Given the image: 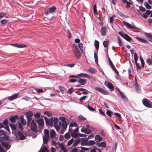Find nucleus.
<instances>
[{"label":"nucleus","instance_id":"14","mask_svg":"<svg viewBox=\"0 0 152 152\" xmlns=\"http://www.w3.org/2000/svg\"><path fill=\"white\" fill-rule=\"evenodd\" d=\"M18 118V116L17 115H15L14 116L11 117L10 119V121L12 123H15L16 122V120Z\"/></svg>","mask_w":152,"mask_h":152},{"label":"nucleus","instance_id":"47","mask_svg":"<svg viewBox=\"0 0 152 152\" xmlns=\"http://www.w3.org/2000/svg\"><path fill=\"white\" fill-rule=\"evenodd\" d=\"M58 120L57 118L55 117L53 119V122L54 123V125H58Z\"/></svg>","mask_w":152,"mask_h":152},{"label":"nucleus","instance_id":"53","mask_svg":"<svg viewBox=\"0 0 152 152\" xmlns=\"http://www.w3.org/2000/svg\"><path fill=\"white\" fill-rule=\"evenodd\" d=\"M134 58L135 61H137L138 60V57L137 54L136 53H134Z\"/></svg>","mask_w":152,"mask_h":152},{"label":"nucleus","instance_id":"8","mask_svg":"<svg viewBox=\"0 0 152 152\" xmlns=\"http://www.w3.org/2000/svg\"><path fill=\"white\" fill-rule=\"evenodd\" d=\"M80 137H78L75 139L72 144V146L73 147H76L80 143Z\"/></svg>","mask_w":152,"mask_h":152},{"label":"nucleus","instance_id":"17","mask_svg":"<svg viewBox=\"0 0 152 152\" xmlns=\"http://www.w3.org/2000/svg\"><path fill=\"white\" fill-rule=\"evenodd\" d=\"M135 88L136 90L138 93H139L140 91V86L138 85V83L137 82L136 78L135 79Z\"/></svg>","mask_w":152,"mask_h":152},{"label":"nucleus","instance_id":"43","mask_svg":"<svg viewBox=\"0 0 152 152\" xmlns=\"http://www.w3.org/2000/svg\"><path fill=\"white\" fill-rule=\"evenodd\" d=\"M77 124L75 122L71 123L69 125V127H77Z\"/></svg>","mask_w":152,"mask_h":152},{"label":"nucleus","instance_id":"12","mask_svg":"<svg viewBox=\"0 0 152 152\" xmlns=\"http://www.w3.org/2000/svg\"><path fill=\"white\" fill-rule=\"evenodd\" d=\"M77 76L80 77H81L85 78H87L89 79H90L91 77L89 76L86 73H80L77 75Z\"/></svg>","mask_w":152,"mask_h":152},{"label":"nucleus","instance_id":"16","mask_svg":"<svg viewBox=\"0 0 152 152\" xmlns=\"http://www.w3.org/2000/svg\"><path fill=\"white\" fill-rule=\"evenodd\" d=\"M135 38L136 39H137L140 42H141L144 43H150L149 42H148L147 41L142 38H140L138 37H135Z\"/></svg>","mask_w":152,"mask_h":152},{"label":"nucleus","instance_id":"23","mask_svg":"<svg viewBox=\"0 0 152 152\" xmlns=\"http://www.w3.org/2000/svg\"><path fill=\"white\" fill-rule=\"evenodd\" d=\"M55 135L56 132L53 129H51L50 132V136L51 138L53 139Z\"/></svg>","mask_w":152,"mask_h":152},{"label":"nucleus","instance_id":"6","mask_svg":"<svg viewBox=\"0 0 152 152\" xmlns=\"http://www.w3.org/2000/svg\"><path fill=\"white\" fill-rule=\"evenodd\" d=\"M44 126V120L43 118L39 119V129L40 128L42 129Z\"/></svg>","mask_w":152,"mask_h":152},{"label":"nucleus","instance_id":"64","mask_svg":"<svg viewBox=\"0 0 152 152\" xmlns=\"http://www.w3.org/2000/svg\"><path fill=\"white\" fill-rule=\"evenodd\" d=\"M96 149L97 147L96 146L93 147V148L91 150L90 152H96Z\"/></svg>","mask_w":152,"mask_h":152},{"label":"nucleus","instance_id":"63","mask_svg":"<svg viewBox=\"0 0 152 152\" xmlns=\"http://www.w3.org/2000/svg\"><path fill=\"white\" fill-rule=\"evenodd\" d=\"M9 20L6 19H3L1 20L0 22L2 24H4L6 23Z\"/></svg>","mask_w":152,"mask_h":152},{"label":"nucleus","instance_id":"61","mask_svg":"<svg viewBox=\"0 0 152 152\" xmlns=\"http://www.w3.org/2000/svg\"><path fill=\"white\" fill-rule=\"evenodd\" d=\"M118 43L119 45L121 46H122V42L120 38V37L119 36L118 37Z\"/></svg>","mask_w":152,"mask_h":152},{"label":"nucleus","instance_id":"44","mask_svg":"<svg viewBox=\"0 0 152 152\" xmlns=\"http://www.w3.org/2000/svg\"><path fill=\"white\" fill-rule=\"evenodd\" d=\"M81 149L80 152H85V151H89V148H88L81 147Z\"/></svg>","mask_w":152,"mask_h":152},{"label":"nucleus","instance_id":"50","mask_svg":"<svg viewBox=\"0 0 152 152\" xmlns=\"http://www.w3.org/2000/svg\"><path fill=\"white\" fill-rule=\"evenodd\" d=\"M64 137L65 139H68L70 137V135L69 133V132H67L66 133L64 136Z\"/></svg>","mask_w":152,"mask_h":152},{"label":"nucleus","instance_id":"46","mask_svg":"<svg viewBox=\"0 0 152 152\" xmlns=\"http://www.w3.org/2000/svg\"><path fill=\"white\" fill-rule=\"evenodd\" d=\"M70 134L72 137L76 138L77 137V134L73 132H70Z\"/></svg>","mask_w":152,"mask_h":152},{"label":"nucleus","instance_id":"59","mask_svg":"<svg viewBox=\"0 0 152 152\" xmlns=\"http://www.w3.org/2000/svg\"><path fill=\"white\" fill-rule=\"evenodd\" d=\"M89 126L88 125H87L86 126V127L85 128L87 129V130L88 131V132H86L87 134H90L91 132V131L90 129L89 128Z\"/></svg>","mask_w":152,"mask_h":152},{"label":"nucleus","instance_id":"38","mask_svg":"<svg viewBox=\"0 0 152 152\" xmlns=\"http://www.w3.org/2000/svg\"><path fill=\"white\" fill-rule=\"evenodd\" d=\"M67 124L66 121L64 123H62V128L64 129H66L67 128Z\"/></svg>","mask_w":152,"mask_h":152},{"label":"nucleus","instance_id":"39","mask_svg":"<svg viewBox=\"0 0 152 152\" xmlns=\"http://www.w3.org/2000/svg\"><path fill=\"white\" fill-rule=\"evenodd\" d=\"M144 5L146 8L148 9H151V6L146 2H145Z\"/></svg>","mask_w":152,"mask_h":152},{"label":"nucleus","instance_id":"40","mask_svg":"<svg viewBox=\"0 0 152 152\" xmlns=\"http://www.w3.org/2000/svg\"><path fill=\"white\" fill-rule=\"evenodd\" d=\"M140 60L141 64V67L143 68L144 67L145 62L144 60L141 56L140 57Z\"/></svg>","mask_w":152,"mask_h":152},{"label":"nucleus","instance_id":"11","mask_svg":"<svg viewBox=\"0 0 152 152\" xmlns=\"http://www.w3.org/2000/svg\"><path fill=\"white\" fill-rule=\"evenodd\" d=\"M107 30L105 27L102 26L100 29V33L102 35L105 36L106 34Z\"/></svg>","mask_w":152,"mask_h":152},{"label":"nucleus","instance_id":"9","mask_svg":"<svg viewBox=\"0 0 152 152\" xmlns=\"http://www.w3.org/2000/svg\"><path fill=\"white\" fill-rule=\"evenodd\" d=\"M44 118L46 125H48L50 126L53 125V123L52 121H50V120L48 119V118L46 116H45Z\"/></svg>","mask_w":152,"mask_h":152},{"label":"nucleus","instance_id":"60","mask_svg":"<svg viewBox=\"0 0 152 152\" xmlns=\"http://www.w3.org/2000/svg\"><path fill=\"white\" fill-rule=\"evenodd\" d=\"M118 34L124 39L126 36V34H124L123 33L121 32H119Z\"/></svg>","mask_w":152,"mask_h":152},{"label":"nucleus","instance_id":"25","mask_svg":"<svg viewBox=\"0 0 152 152\" xmlns=\"http://www.w3.org/2000/svg\"><path fill=\"white\" fill-rule=\"evenodd\" d=\"M122 22L124 25L126 26L127 28H132V26L128 22L124 21H123Z\"/></svg>","mask_w":152,"mask_h":152},{"label":"nucleus","instance_id":"42","mask_svg":"<svg viewBox=\"0 0 152 152\" xmlns=\"http://www.w3.org/2000/svg\"><path fill=\"white\" fill-rule=\"evenodd\" d=\"M106 113L109 117H110L112 115L113 113L111 110H107Z\"/></svg>","mask_w":152,"mask_h":152},{"label":"nucleus","instance_id":"3","mask_svg":"<svg viewBox=\"0 0 152 152\" xmlns=\"http://www.w3.org/2000/svg\"><path fill=\"white\" fill-rule=\"evenodd\" d=\"M56 12V8L54 6H53L49 8L48 10H47L45 11V13L46 15H50L54 12Z\"/></svg>","mask_w":152,"mask_h":152},{"label":"nucleus","instance_id":"54","mask_svg":"<svg viewBox=\"0 0 152 152\" xmlns=\"http://www.w3.org/2000/svg\"><path fill=\"white\" fill-rule=\"evenodd\" d=\"M75 65V64L72 63L67 64H64V66H69L70 67H73Z\"/></svg>","mask_w":152,"mask_h":152},{"label":"nucleus","instance_id":"21","mask_svg":"<svg viewBox=\"0 0 152 152\" xmlns=\"http://www.w3.org/2000/svg\"><path fill=\"white\" fill-rule=\"evenodd\" d=\"M18 96V94H14L13 95L8 97H7L8 99L12 101L16 99Z\"/></svg>","mask_w":152,"mask_h":152},{"label":"nucleus","instance_id":"22","mask_svg":"<svg viewBox=\"0 0 152 152\" xmlns=\"http://www.w3.org/2000/svg\"><path fill=\"white\" fill-rule=\"evenodd\" d=\"M94 45L95 48V49L97 50L96 53H97L99 47V42L96 40H95L94 41Z\"/></svg>","mask_w":152,"mask_h":152},{"label":"nucleus","instance_id":"52","mask_svg":"<svg viewBox=\"0 0 152 152\" xmlns=\"http://www.w3.org/2000/svg\"><path fill=\"white\" fill-rule=\"evenodd\" d=\"M80 140L82 141L85 143H86L88 144V138H80Z\"/></svg>","mask_w":152,"mask_h":152},{"label":"nucleus","instance_id":"5","mask_svg":"<svg viewBox=\"0 0 152 152\" xmlns=\"http://www.w3.org/2000/svg\"><path fill=\"white\" fill-rule=\"evenodd\" d=\"M95 89L101 92L105 95H109V92L99 87H96L95 88Z\"/></svg>","mask_w":152,"mask_h":152},{"label":"nucleus","instance_id":"48","mask_svg":"<svg viewBox=\"0 0 152 152\" xmlns=\"http://www.w3.org/2000/svg\"><path fill=\"white\" fill-rule=\"evenodd\" d=\"M80 78V77H78L77 75H70L69 77V78Z\"/></svg>","mask_w":152,"mask_h":152},{"label":"nucleus","instance_id":"7","mask_svg":"<svg viewBox=\"0 0 152 152\" xmlns=\"http://www.w3.org/2000/svg\"><path fill=\"white\" fill-rule=\"evenodd\" d=\"M31 130L33 132H36L37 129V126L33 120H32L31 121Z\"/></svg>","mask_w":152,"mask_h":152},{"label":"nucleus","instance_id":"2","mask_svg":"<svg viewBox=\"0 0 152 152\" xmlns=\"http://www.w3.org/2000/svg\"><path fill=\"white\" fill-rule=\"evenodd\" d=\"M143 104L145 107L149 108H152V102L146 98H144L142 100Z\"/></svg>","mask_w":152,"mask_h":152},{"label":"nucleus","instance_id":"30","mask_svg":"<svg viewBox=\"0 0 152 152\" xmlns=\"http://www.w3.org/2000/svg\"><path fill=\"white\" fill-rule=\"evenodd\" d=\"M41 149L42 152H49V151L48 150L47 148L45 146L41 147Z\"/></svg>","mask_w":152,"mask_h":152},{"label":"nucleus","instance_id":"1","mask_svg":"<svg viewBox=\"0 0 152 152\" xmlns=\"http://www.w3.org/2000/svg\"><path fill=\"white\" fill-rule=\"evenodd\" d=\"M74 46L73 47L72 51L75 54L76 58L79 59L81 56V54L77 45L75 43L73 44Z\"/></svg>","mask_w":152,"mask_h":152},{"label":"nucleus","instance_id":"37","mask_svg":"<svg viewBox=\"0 0 152 152\" xmlns=\"http://www.w3.org/2000/svg\"><path fill=\"white\" fill-rule=\"evenodd\" d=\"M118 15L121 17H124L126 18H128L129 17V16L124 14L120 11H118Z\"/></svg>","mask_w":152,"mask_h":152},{"label":"nucleus","instance_id":"57","mask_svg":"<svg viewBox=\"0 0 152 152\" xmlns=\"http://www.w3.org/2000/svg\"><path fill=\"white\" fill-rule=\"evenodd\" d=\"M73 87L70 88L68 90H67V92L68 93L71 94L73 92Z\"/></svg>","mask_w":152,"mask_h":152},{"label":"nucleus","instance_id":"49","mask_svg":"<svg viewBox=\"0 0 152 152\" xmlns=\"http://www.w3.org/2000/svg\"><path fill=\"white\" fill-rule=\"evenodd\" d=\"M59 119L61 121L62 123H64L66 121V118L64 116H60L59 117Z\"/></svg>","mask_w":152,"mask_h":152},{"label":"nucleus","instance_id":"51","mask_svg":"<svg viewBox=\"0 0 152 152\" xmlns=\"http://www.w3.org/2000/svg\"><path fill=\"white\" fill-rule=\"evenodd\" d=\"M81 131L83 133H85L86 134H87L86 132H88V131L87 130V129L85 128L84 127H83L82 128L81 130Z\"/></svg>","mask_w":152,"mask_h":152},{"label":"nucleus","instance_id":"19","mask_svg":"<svg viewBox=\"0 0 152 152\" xmlns=\"http://www.w3.org/2000/svg\"><path fill=\"white\" fill-rule=\"evenodd\" d=\"M18 135L20 137V140H23L25 139V136L20 131L18 132Z\"/></svg>","mask_w":152,"mask_h":152},{"label":"nucleus","instance_id":"33","mask_svg":"<svg viewBox=\"0 0 152 152\" xmlns=\"http://www.w3.org/2000/svg\"><path fill=\"white\" fill-rule=\"evenodd\" d=\"M44 136L46 137H49V131L48 130L45 129L44 130Z\"/></svg>","mask_w":152,"mask_h":152},{"label":"nucleus","instance_id":"35","mask_svg":"<svg viewBox=\"0 0 152 152\" xmlns=\"http://www.w3.org/2000/svg\"><path fill=\"white\" fill-rule=\"evenodd\" d=\"M108 88L110 89V91H114V87L113 85L110 83L108 87Z\"/></svg>","mask_w":152,"mask_h":152},{"label":"nucleus","instance_id":"18","mask_svg":"<svg viewBox=\"0 0 152 152\" xmlns=\"http://www.w3.org/2000/svg\"><path fill=\"white\" fill-rule=\"evenodd\" d=\"M97 145L98 147L105 148L106 146V143L104 142H101L100 143H98Z\"/></svg>","mask_w":152,"mask_h":152},{"label":"nucleus","instance_id":"27","mask_svg":"<svg viewBox=\"0 0 152 152\" xmlns=\"http://www.w3.org/2000/svg\"><path fill=\"white\" fill-rule=\"evenodd\" d=\"M95 140H99V141H100L102 140V138L99 134H96L95 137Z\"/></svg>","mask_w":152,"mask_h":152},{"label":"nucleus","instance_id":"32","mask_svg":"<svg viewBox=\"0 0 152 152\" xmlns=\"http://www.w3.org/2000/svg\"><path fill=\"white\" fill-rule=\"evenodd\" d=\"M93 12L96 15H98V13L97 11V10L96 9V5L95 4L94 5L93 7Z\"/></svg>","mask_w":152,"mask_h":152},{"label":"nucleus","instance_id":"41","mask_svg":"<svg viewBox=\"0 0 152 152\" xmlns=\"http://www.w3.org/2000/svg\"><path fill=\"white\" fill-rule=\"evenodd\" d=\"M1 144L5 148H8L9 144L8 143L2 142H1Z\"/></svg>","mask_w":152,"mask_h":152},{"label":"nucleus","instance_id":"36","mask_svg":"<svg viewBox=\"0 0 152 152\" xmlns=\"http://www.w3.org/2000/svg\"><path fill=\"white\" fill-rule=\"evenodd\" d=\"M103 45L105 48H107V46L109 45V41L108 40H104L103 42Z\"/></svg>","mask_w":152,"mask_h":152},{"label":"nucleus","instance_id":"55","mask_svg":"<svg viewBox=\"0 0 152 152\" xmlns=\"http://www.w3.org/2000/svg\"><path fill=\"white\" fill-rule=\"evenodd\" d=\"M54 127L57 132L60 130L61 128V127L59 126L58 125H54Z\"/></svg>","mask_w":152,"mask_h":152},{"label":"nucleus","instance_id":"13","mask_svg":"<svg viewBox=\"0 0 152 152\" xmlns=\"http://www.w3.org/2000/svg\"><path fill=\"white\" fill-rule=\"evenodd\" d=\"M79 79L77 81V82L80 83V85H84L86 83V80L84 79L79 78Z\"/></svg>","mask_w":152,"mask_h":152},{"label":"nucleus","instance_id":"24","mask_svg":"<svg viewBox=\"0 0 152 152\" xmlns=\"http://www.w3.org/2000/svg\"><path fill=\"white\" fill-rule=\"evenodd\" d=\"M88 71L91 73L92 74H95L97 72L96 70L93 67H91L88 69Z\"/></svg>","mask_w":152,"mask_h":152},{"label":"nucleus","instance_id":"10","mask_svg":"<svg viewBox=\"0 0 152 152\" xmlns=\"http://www.w3.org/2000/svg\"><path fill=\"white\" fill-rule=\"evenodd\" d=\"M109 64L110 65V67L115 72L116 75L118 76H119V73L118 71L116 69L114 65H113V62L110 63Z\"/></svg>","mask_w":152,"mask_h":152},{"label":"nucleus","instance_id":"20","mask_svg":"<svg viewBox=\"0 0 152 152\" xmlns=\"http://www.w3.org/2000/svg\"><path fill=\"white\" fill-rule=\"evenodd\" d=\"M122 2L124 4H126V5H125V7L127 8L130 7L131 2L127 1V0H123Z\"/></svg>","mask_w":152,"mask_h":152},{"label":"nucleus","instance_id":"29","mask_svg":"<svg viewBox=\"0 0 152 152\" xmlns=\"http://www.w3.org/2000/svg\"><path fill=\"white\" fill-rule=\"evenodd\" d=\"M94 58L95 60V63L97 65H99L98 64V56L97 55V53H96L95 52H94Z\"/></svg>","mask_w":152,"mask_h":152},{"label":"nucleus","instance_id":"34","mask_svg":"<svg viewBox=\"0 0 152 152\" xmlns=\"http://www.w3.org/2000/svg\"><path fill=\"white\" fill-rule=\"evenodd\" d=\"M78 119L79 121H85L86 118L81 115H80L78 117Z\"/></svg>","mask_w":152,"mask_h":152},{"label":"nucleus","instance_id":"15","mask_svg":"<svg viewBox=\"0 0 152 152\" xmlns=\"http://www.w3.org/2000/svg\"><path fill=\"white\" fill-rule=\"evenodd\" d=\"M126 36L124 38V39H126V41L130 42L131 43H132V42H134V41L132 39L131 37L128 35L126 34Z\"/></svg>","mask_w":152,"mask_h":152},{"label":"nucleus","instance_id":"58","mask_svg":"<svg viewBox=\"0 0 152 152\" xmlns=\"http://www.w3.org/2000/svg\"><path fill=\"white\" fill-rule=\"evenodd\" d=\"M88 93H90V92L87 90L85 89V90L82 92L81 94L84 95L88 94Z\"/></svg>","mask_w":152,"mask_h":152},{"label":"nucleus","instance_id":"4","mask_svg":"<svg viewBox=\"0 0 152 152\" xmlns=\"http://www.w3.org/2000/svg\"><path fill=\"white\" fill-rule=\"evenodd\" d=\"M26 115L27 118V126H29L30 125V122L32 120L31 117L33 115V113L30 111L27 112Z\"/></svg>","mask_w":152,"mask_h":152},{"label":"nucleus","instance_id":"56","mask_svg":"<svg viewBox=\"0 0 152 152\" xmlns=\"http://www.w3.org/2000/svg\"><path fill=\"white\" fill-rule=\"evenodd\" d=\"M115 15H113L112 16L110 17V22L111 23H112L113 22L114 20V17H115Z\"/></svg>","mask_w":152,"mask_h":152},{"label":"nucleus","instance_id":"28","mask_svg":"<svg viewBox=\"0 0 152 152\" xmlns=\"http://www.w3.org/2000/svg\"><path fill=\"white\" fill-rule=\"evenodd\" d=\"M9 125L12 131H14L16 130V126L15 124H10Z\"/></svg>","mask_w":152,"mask_h":152},{"label":"nucleus","instance_id":"62","mask_svg":"<svg viewBox=\"0 0 152 152\" xmlns=\"http://www.w3.org/2000/svg\"><path fill=\"white\" fill-rule=\"evenodd\" d=\"M21 122L22 124L23 125L25 126L26 124V122L25 120L23 118H21Z\"/></svg>","mask_w":152,"mask_h":152},{"label":"nucleus","instance_id":"26","mask_svg":"<svg viewBox=\"0 0 152 152\" xmlns=\"http://www.w3.org/2000/svg\"><path fill=\"white\" fill-rule=\"evenodd\" d=\"M49 137L43 136V143L45 144H47Z\"/></svg>","mask_w":152,"mask_h":152},{"label":"nucleus","instance_id":"45","mask_svg":"<svg viewBox=\"0 0 152 152\" xmlns=\"http://www.w3.org/2000/svg\"><path fill=\"white\" fill-rule=\"evenodd\" d=\"M146 63L148 65L151 66L152 65V60L148 58L146 60Z\"/></svg>","mask_w":152,"mask_h":152},{"label":"nucleus","instance_id":"31","mask_svg":"<svg viewBox=\"0 0 152 152\" xmlns=\"http://www.w3.org/2000/svg\"><path fill=\"white\" fill-rule=\"evenodd\" d=\"M95 144V140H89L88 141V146H91L94 145Z\"/></svg>","mask_w":152,"mask_h":152}]
</instances>
